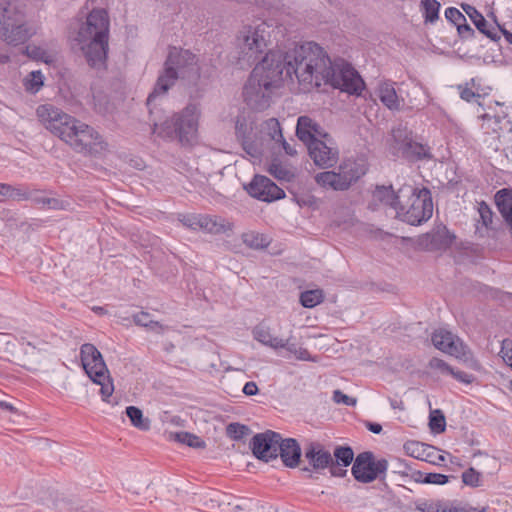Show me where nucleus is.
<instances>
[{
  "mask_svg": "<svg viewBox=\"0 0 512 512\" xmlns=\"http://www.w3.org/2000/svg\"><path fill=\"white\" fill-rule=\"evenodd\" d=\"M278 452L285 466L289 468H295L298 466L301 457V448L295 439L281 438V441H279Z\"/></svg>",
  "mask_w": 512,
  "mask_h": 512,
  "instance_id": "23",
  "label": "nucleus"
},
{
  "mask_svg": "<svg viewBox=\"0 0 512 512\" xmlns=\"http://www.w3.org/2000/svg\"><path fill=\"white\" fill-rule=\"evenodd\" d=\"M420 6L426 23H434L438 20L441 5L437 0H422Z\"/></svg>",
  "mask_w": 512,
  "mask_h": 512,
  "instance_id": "35",
  "label": "nucleus"
},
{
  "mask_svg": "<svg viewBox=\"0 0 512 512\" xmlns=\"http://www.w3.org/2000/svg\"><path fill=\"white\" fill-rule=\"evenodd\" d=\"M429 425L430 428L437 433L443 432L445 430V417L440 410H436L430 414Z\"/></svg>",
  "mask_w": 512,
  "mask_h": 512,
  "instance_id": "49",
  "label": "nucleus"
},
{
  "mask_svg": "<svg viewBox=\"0 0 512 512\" xmlns=\"http://www.w3.org/2000/svg\"><path fill=\"white\" fill-rule=\"evenodd\" d=\"M296 135L306 146L316 139L327 137V134L323 133L321 127L308 116H300L298 118Z\"/></svg>",
  "mask_w": 512,
  "mask_h": 512,
  "instance_id": "21",
  "label": "nucleus"
},
{
  "mask_svg": "<svg viewBox=\"0 0 512 512\" xmlns=\"http://www.w3.org/2000/svg\"><path fill=\"white\" fill-rule=\"evenodd\" d=\"M36 114L48 130L74 150L93 154L105 149L100 134L94 128L76 120L61 109L51 104H43L37 108Z\"/></svg>",
  "mask_w": 512,
  "mask_h": 512,
  "instance_id": "2",
  "label": "nucleus"
},
{
  "mask_svg": "<svg viewBox=\"0 0 512 512\" xmlns=\"http://www.w3.org/2000/svg\"><path fill=\"white\" fill-rule=\"evenodd\" d=\"M483 123H482V129H486L487 131L489 129H496V126L501 131H506V134L503 133V142L504 147L503 151L506 156V158L512 163V121L508 119L507 115H494L490 116L488 114H485L482 116Z\"/></svg>",
  "mask_w": 512,
  "mask_h": 512,
  "instance_id": "18",
  "label": "nucleus"
},
{
  "mask_svg": "<svg viewBox=\"0 0 512 512\" xmlns=\"http://www.w3.org/2000/svg\"><path fill=\"white\" fill-rule=\"evenodd\" d=\"M43 84L44 76L39 70L30 72L23 81L25 90L32 94L37 93L42 88Z\"/></svg>",
  "mask_w": 512,
  "mask_h": 512,
  "instance_id": "39",
  "label": "nucleus"
},
{
  "mask_svg": "<svg viewBox=\"0 0 512 512\" xmlns=\"http://www.w3.org/2000/svg\"><path fill=\"white\" fill-rule=\"evenodd\" d=\"M269 173L280 181L290 182L296 175V169L289 164L274 160L268 169Z\"/></svg>",
  "mask_w": 512,
  "mask_h": 512,
  "instance_id": "31",
  "label": "nucleus"
},
{
  "mask_svg": "<svg viewBox=\"0 0 512 512\" xmlns=\"http://www.w3.org/2000/svg\"><path fill=\"white\" fill-rule=\"evenodd\" d=\"M243 393L247 396H254L258 393V386L255 382H247L243 387Z\"/></svg>",
  "mask_w": 512,
  "mask_h": 512,
  "instance_id": "62",
  "label": "nucleus"
},
{
  "mask_svg": "<svg viewBox=\"0 0 512 512\" xmlns=\"http://www.w3.org/2000/svg\"><path fill=\"white\" fill-rule=\"evenodd\" d=\"M174 439L182 444H186L189 447L193 448H203L205 447V442L201 440L198 436L188 433V432H177L174 434Z\"/></svg>",
  "mask_w": 512,
  "mask_h": 512,
  "instance_id": "42",
  "label": "nucleus"
},
{
  "mask_svg": "<svg viewBox=\"0 0 512 512\" xmlns=\"http://www.w3.org/2000/svg\"><path fill=\"white\" fill-rule=\"evenodd\" d=\"M413 135L412 132L409 134V140L405 141V145L403 148H398V153L395 155L396 157H402L404 158L405 155H408L407 152L411 148V144L413 143Z\"/></svg>",
  "mask_w": 512,
  "mask_h": 512,
  "instance_id": "64",
  "label": "nucleus"
},
{
  "mask_svg": "<svg viewBox=\"0 0 512 512\" xmlns=\"http://www.w3.org/2000/svg\"><path fill=\"white\" fill-rule=\"evenodd\" d=\"M461 7L480 33L484 34L493 41H497L500 38L493 28H489V24L484 16L474 6L463 3Z\"/></svg>",
  "mask_w": 512,
  "mask_h": 512,
  "instance_id": "28",
  "label": "nucleus"
},
{
  "mask_svg": "<svg viewBox=\"0 0 512 512\" xmlns=\"http://www.w3.org/2000/svg\"><path fill=\"white\" fill-rule=\"evenodd\" d=\"M235 130L243 150L255 160L261 159L269 143L273 142L276 145L283 137L280 123L276 118H269L258 127L253 121L238 117Z\"/></svg>",
  "mask_w": 512,
  "mask_h": 512,
  "instance_id": "5",
  "label": "nucleus"
},
{
  "mask_svg": "<svg viewBox=\"0 0 512 512\" xmlns=\"http://www.w3.org/2000/svg\"><path fill=\"white\" fill-rule=\"evenodd\" d=\"M454 239L455 235L446 227H440L433 233L424 235L420 244L428 250H445L453 243Z\"/></svg>",
  "mask_w": 512,
  "mask_h": 512,
  "instance_id": "22",
  "label": "nucleus"
},
{
  "mask_svg": "<svg viewBox=\"0 0 512 512\" xmlns=\"http://www.w3.org/2000/svg\"><path fill=\"white\" fill-rule=\"evenodd\" d=\"M324 299V294L321 289L307 290L300 294V303L305 308H314L320 304Z\"/></svg>",
  "mask_w": 512,
  "mask_h": 512,
  "instance_id": "38",
  "label": "nucleus"
},
{
  "mask_svg": "<svg viewBox=\"0 0 512 512\" xmlns=\"http://www.w3.org/2000/svg\"><path fill=\"white\" fill-rule=\"evenodd\" d=\"M110 21L104 9H93L80 26L75 41L89 67L104 71L107 67Z\"/></svg>",
  "mask_w": 512,
  "mask_h": 512,
  "instance_id": "3",
  "label": "nucleus"
},
{
  "mask_svg": "<svg viewBox=\"0 0 512 512\" xmlns=\"http://www.w3.org/2000/svg\"><path fill=\"white\" fill-rule=\"evenodd\" d=\"M401 203L396 216L414 226L428 221L433 214L431 192L427 188H415L412 185H403L398 190Z\"/></svg>",
  "mask_w": 512,
  "mask_h": 512,
  "instance_id": "6",
  "label": "nucleus"
},
{
  "mask_svg": "<svg viewBox=\"0 0 512 512\" xmlns=\"http://www.w3.org/2000/svg\"><path fill=\"white\" fill-rule=\"evenodd\" d=\"M462 480L466 485L477 487L480 483V474L474 468H469L463 472Z\"/></svg>",
  "mask_w": 512,
  "mask_h": 512,
  "instance_id": "50",
  "label": "nucleus"
},
{
  "mask_svg": "<svg viewBox=\"0 0 512 512\" xmlns=\"http://www.w3.org/2000/svg\"><path fill=\"white\" fill-rule=\"evenodd\" d=\"M26 52L29 56L35 58V59H42L43 55L45 54V51L42 50L39 47L36 46H27Z\"/></svg>",
  "mask_w": 512,
  "mask_h": 512,
  "instance_id": "61",
  "label": "nucleus"
},
{
  "mask_svg": "<svg viewBox=\"0 0 512 512\" xmlns=\"http://www.w3.org/2000/svg\"><path fill=\"white\" fill-rule=\"evenodd\" d=\"M333 400L337 404H344L346 406H355L357 403V400L355 398H352V397L344 394L340 390H335L333 392Z\"/></svg>",
  "mask_w": 512,
  "mask_h": 512,
  "instance_id": "54",
  "label": "nucleus"
},
{
  "mask_svg": "<svg viewBox=\"0 0 512 512\" xmlns=\"http://www.w3.org/2000/svg\"><path fill=\"white\" fill-rule=\"evenodd\" d=\"M478 213L480 218L478 222H481L482 226L486 229L489 228L492 224L493 212L486 202L478 203Z\"/></svg>",
  "mask_w": 512,
  "mask_h": 512,
  "instance_id": "47",
  "label": "nucleus"
},
{
  "mask_svg": "<svg viewBox=\"0 0 512 512\" xmlns=\"http://www.w3.org/2000/svg\"><path fill=\"white\" fill-rule=\"evenodd\" d=\"M344 181L349 182V187L358 181L367 172V165L362 159H345L338 167Z\"/></svg>",
  "mask_w": 512,
  "mask_h": 512,
  "instance_id": "25",
  "label": "nucleus"
},
{
  "mask_svg": "<svg viewBox=\"0 0 512 512\" xmlns=\"http://www.w3.org/2000/svg\"><path fill=\"white\" fill-rule=\"evenodd\" d=\"M126 415L134 427L143 431L150 429V420L143 416V412L138 407L128 406L126 408Z\"/></svg>",
  "mask_w": 512,
  "mask_h": 512,
  "instance_id": "34",
  "label": "nucleus"
},
{
  "mask_svg": "<svg viewBox=\"0 0 512 512\" xmlns=\"http://www.w3.org/2000/svg\"><path fill=\"white\" fill-rule=\"evenodd\" d=\"M456 27H457V32H458L460 38L463 40L471 39L476 35L473 28L469 24H467L466 21L460 23Z\"/></svg>",
  "mask_w": 512,
  "mask_h": 512,
  "instance_id": "56",
  "label": "nucleus"
},
{
  "mask_svg": "<svg viewBox=\"0 0 512 512\" xmlns=\"http://www.w3.org/2000/svg\"><path fill=\"white\" fill-rule=\"evenodd\" d=\"M304 457L308 461L309 467H304L303 472L307 477L313 479V471L320 472L332 464V455L319 442H308L304 447Z\"/></svg>",
  "mask_w": 512,
  "mask_h": 512,
  "instance_id": "16",
  "label": "nucleus"
},
{
  "mask_svg": "<svg viewBox=\"0 0 512 512\" xmlns=\"http://www.w3.org/2000/svg\"><path fill=\"white\" fill-rule=\"evenodd\" d=\"M429 367L434 370H438L441 374L449 375L452 372V367L440 358H432L429 361Z\"/></svg>",
  "mask_w": 512,
  "mask_h": 512,
  "instance_id": "52",
  "label": "nucleus"
},
{
  "mask_svg": "<svg viewBox=\"0 0 512 512\" xmlns=\"http://www.w3.org/2000/svg\"><path fill=\"white\" fill-rule=\"evenodd\" d=\"M315 181L323 188L335 191H344L349 189V182L344 181L340 171H324L316 174Z\"/></svg>",
  "mask_w": 512,
  "mask_h": 512,
  "instance_id": "27",
  "label": "nucleus"
},
{
  "mask_svg": "<svg viewBox=\"0 0 512 512\" xmlns=\"http://www.w3.org/2000/svg\"><path fill=\"white\" fill-rule=\"evenodd\" d=\"M432 343L438 350L454 356L456 358H463L466 356L467 347L450 331L445 329L436 330L432 334Z\"/></svg>",
  "mask_w": 512,
  "mask_h": 512,
  "instance_id": "17",
  "label": "nucleus"
},
{
  "mask_svg": "<svg viewBox=\"0 0 512 512\" xmlns=\"http://www.w3.org/2000/svg\"><path fill=\"white\" fill-rule=\"evenodd\" d=\"M29 186L25 184H10L8 201H27Z\"/></svg>",
  "mask_w": 512,
  "mask_h": 512,
  "instance_id": "45",
  "label": "nucleus"
},
{
  "mask_svg": "<svg viewBox=\"0 0 512 512\" xmlns=\"http://www.w3.org/2000/svg\"><path fill=\"white\" fill-rule=\"evenodd\" d=\"M245 189L250 196L264 202H272L285 197V192L263 175H255Z\"/></svg>",
  "mask_w": 512,
  "mask_h": 512,
  "instance_id": "15",
  "label": "nucleus"
},
{
  "mask_svg": "<svg viewBox=\"0 0 512 512\" xmlns=\"http://www.w3.org/2000/svg\"><path fill=\"white\" fill-rule=\"evenodd\" d=\"M324 75L325 79L322 84H329L349 94L359 95L364 88V81L359 73L344 61L333 63L329 59Z\"/></svg>",
  "mask_w": 512,
  "mask_h": 512,
  "instance_id": "11",
  "label": "nucleus"
},
{
  "mask_svg": "<svg viewBox=\"0 0 512 512\" xmlns=\"http://www.w3.org/2000/svg\"><path fill=\"white\" fill-rule=\"evenodd\" d=\"M412 477L416 482L424 484L444 485L449 481L447 475L440 473H423L421 471H414Z\"/></svg>",
  "mask_w": 512,
  "mask_h": 512,
  "instance_id": "36",
  "label": "nucleus"
},
{
  "mask_svg": "<svg viewBox=\"0 0 512 512\" xmlns=\"http://www.w3.org/2000/svg\"><path fill=\"white\" fill-rule=\"evenodd\" d=\"M407 154L409 155H405L404 158L410 161L430 158L428 148L425 145L416 142L415 140L411 144V148L408 150Z\"/></svg>",
  "mask_w": 512,
  "mask_h": 512,
  "instance_id": "43",
  "label": "nucleus"
},
{
  "mask_svg": "<svg viewBox=\"0 0 512 512\" xmlns=\"http://www.w3.org/2000/svg\"><path fill=\"white\" fill-rule=\"evenodd\" d=\"M496 207L512 236V189L503 188L494 196Z\"/></svg>",
  "mask_w": 512,
  "mask_h": 512,
  "instance_id": "26",
  "label": "nucleus"
},
{
  "mask_svg": "<svg viewBox=\"0 0 512 512\" xmlns=\"http://www.w3.org/2000/svg\"><path fill=\"white\" fill-rule=\"evenodd\" d=\"M458 90L461 99L466 102H472L473 100L480 98V94L475 93L470 87H468V84L458 85Z\"/></svg>",
  "mask_w": 512,
  "mask_h": 512,
  "instance_id": "55",
  "label": "nucleus"
},
{
  "mask_svg": "<svg viewBox=\"0 0 512 512\" xmlns=\"http://www.w3.org/2000/svg\"><path fill=\"white\" fill-rule=\"evenodd\" d=\"M330 474L334 477H344L347 474L346 467L341 466V464H337L334 462L332 458V464L328 466Z\"/></svg>",
  "mask_w": 512,
  "mask_h": 512,
  "instance_id": "58",
  "label": "nucleus"
},
{
  "mask_svg": "<svg viewBox=\"0 0 512 512\" xmlns=\"http://www.w3.org/2000/svg\"><path fill=\"white\" fill-rule=\"evenodd\" d=\"M425 445L417 441H408L404 444L407 455L415 459H424Z\"/></svg>",
  "mask_w": 512,
  "mask_h": 512,
  "instance_id": "46",
  "label": "nucleus"
},
{
  "mask_svg": "<svg viewBox=\"0 0 512 512\" xmlns=\"http://www.w3.org/2000/svg\"><path fill=\"white\" fill-rule=\"evenodd\" d=\"M337 464H341L343 467L349 466L354 459V452L349 446H338L335 448L333 453Z\"/></svg>",
  "mask_w": 512,
  "mask_h": 512,
  "instance_id": "41",
  "label": "nucleus"
},
{
  "mask_svg": "<svg viewBox=\"0 0 512 512\" xmlns=\"http://www.w3.org/2000/svg\"><path fill=\"white\" fill-rule=\"evenodd\" d=\"M417 510L421 512H465L464 509L460 507L440 508V506L429 502H422L418 504Z\"/></svg>",
  "mask_w": 512,
  "mask_h": 512,
  "instance_id": "48",
  "label": "nucleus"
},
{
  "mask_svg": "<svg viewBox=\"0 0 512 512\" xmlns=\"http://www.w3.org/2000/svg\"><path fill=\"white\" fill-rule=\"evenodd\" d=\"M253 336L255 340L274 350H278L279 346H283L281 343V338L272 335L270 329L265 326L260 325L255 327L253 330Z\"/></svg>",
  "mask_w": 512,
  "mask_h": 512,
  "instance_id": "30",
  "label": "nucleus"
},
{
  "mask_svg": "<svg viewBox=\"0 0 512 512\" xmlns=\"http://www.w3.org/2000/svg\"><path fill=\"white\" fill-rule=\"evenodd\" d=\"M400 203L398 191L395 192L392 186H377L372 193L370 208L376 210L380 206H387L397 212Z\"/></svg>",
  "mask_w": 512,
  "mask_h": 512,
  "instance_id": "20",
  "label": "nucleus"
},
{
  "mask_svg": "<svg viewBox=\"0 0 512 512\" xmlns=\"http://www.w3.org/2000/svg\"><path fill=\"white\" fill-rule=\"evenodd\" d=\"M250 433L248 426L234 422L230 423L226 427V434L232 440H241Z\"/></svg>",
  "mask_w": 512,
  "mask_h": 512,
  "instance_id": "44",
  "label": "nucleus"
},
{
  "mask_svg": "<svg viewBox=\"0 0 512 512\" xmlns=\"http://www.w3.org/2000/svg\"><path fill=\"white\" fill-rule=\"evenodd\" d=\"M295 358L302 361H314L307 349L299 347L294 354Z\"/></svg>",
  "mask_w": 512,
  "mask_h": 512,
  "instance_id": "63",
  "label": "nucleus"
},
{
  "mask_svg": "<svg viewBox=\"0 0 512 512\" xmlns=\"http://www.w3.org/2000/svg\"><path fill=\"white\" fill-rule=\"evenodd\" d=\"M80 357L88 377L95 384L101 386L100 393L103 401H108L114 391V386L101 353L93 344L85 343L80 348Z\"/></svg>",
  "mask_w": 512,
  "mask_h": 512,
  "instance_id": "9",
  "label": "nucleus"
},
{
  "mask_svg": "<svg viewBox=\"0 0 512 512\" xmlns=\"http://www.w3.org/2000/svg\"><path fill=\"white\" fill-rule=\"evenodd\" d=\"M199 115L197 105L189 104L171 118L154 121L152 132L165 140L178 139L181 143H190L197 134Z\"/></svg>",
  "mask_w": 512,
  "mask_h": 512,
  "instance_id": "7",
  "label": "nucleus"
},
{
  "mask_svg": "<svg viewBox=\"0 0 512 512\" xmlns=\"http://www.w3.org/2000/svg\"><path fill=\"white\" fill-rule=\"evenodd\" d=\"M377 95L382 104L390 110H400L404 105V100L396 92L394 82L383 81L379 83Z\"/></svg>",
  "mask_w": 512,
  "mask_h": 512,
  "instance_id": "24",
  "label": "nucleus"
},
{
  "mask_svg": "<svg viewBox=\"0 0 512 512\" xmlns=\"http://www.w3.org/2000/svg\"><path fill=\"white\" fill-rule=\"evenodd\" d=\"M307 149L310 157L319 167H332L338 160V150L329 146L326 141L320 138L308 144Z\"/></svg>",
  "mask_w": 512,
  "mask_h": 512,
  "instance_id": "19",
  "label": "nucleus"
},
{
  "mask_svg": "<svg viewBox=\"0 0 512 512\" xmlns=\"http://www.w3.org/2000/svg\"><path fill=\"white\" fill-rule=\"evenodd\" d=\"M496 129L497 130L489 129L488 131L486 129H483L485 134H493L492 136H486L483 139V142L484 144H486L488 149L494 152L499 151L501 148L503 149L505 143L503 142L502 135L503 133L506 134V131H501L497 126Z\"/></svg>",
  "mask_w": 512,
  "mask_h": 512,
  "instance_id": "37",
  "label": "nucleus"
},
{
  "mask_svg": "<svg viewBox=\"0 0 512 512\" xmlns=\"http://www.w3.org/2000/svg\"><path fill=\"white\" fill-rule=\"evenodd\" d=\"M500 354L503 361L512 367V340H503Z\"/></svg>",
  "mask_w": 512,
  "mask_h": 512,
  "instance_id": "53",
  "label": "nucleus"
},
{
  "mask_svg": "<svg viewBox=\"0 0 512 512\" xmlns=\"http://www.w3.org/2000/svg\"><path fill=\"white\" fill-rule=\"evenodd\" d=\"M200 78V67L195 54L189 50L171 47L153 91L147 98V106L153 114L152 106L156 99L166 94L176 80L181 79L189 84H196Z\"/></svg>",
  "mask_w": 512,
  "mask_h": 512,
  "instance_id": "4",
  "label": "nucleus"
},
{
  "mask_svg": "<svg viewBox=\"0 0 512 512\" xmlns=\"http://www.w3.org/2000/svg\"><path fill=\"white\" fill-rule=\"evenodd\" d=\"M292 337H289L287 339L281 338V343L283 346H279V349H285L291 354H295L299 346H297L294 342L291 341Z\"/></svg>",
  "mask_w": 512,
  "mask_h": 512,
  "instance_id": "59",
  "label": "nucleus"
},
{
  "mask_svg": "<svg viewBox=\"0 0 512 512\" xmlns=\"http://www.w3.org/2000/svg\"><path fill=\"white\" fill-rule=\"evenodd\" d=\"M243 242L250 248L262 249L269 245L268 238L263 234L257 232L244 233L242 236Z\"/></svg>",
  "mask_w": 512,
  "mask_h": 512,
  "instance_id": "40",
  "label": "nucleus"
},
{
  "mask_svg": "<svg viewBox=\"0 0 512 512\" xmlns=\"http://www.w3.org/2000/svg\"><path fill=\"white\" fill-rule=\"evenodd\" d=\"M330 57L315 42L295 46L285 53L269 51L252 70L243 90L246 104L254 110H264L271 104L275 91L281 86L283 73L297 79L303 89L320 87Z\"/></svg>",
  "mask_w": 512,
  "mask_h": 512,
  "instance_id": "1",
  "label": "nucleus"
},
{
  "mask_svg": "<svg viewBox=\"0 0 512 512\" xmlns=\"http://www.w3.org/2000/svg\"><path fill=\"white\" fill-rule=\"evenodd\" d=\"M445 18L455 26L465 22V16L455 7H448L445 10Z\"/></svg>",
  "mask_w": 512,
  "mask_h": 512,
  "instance_id": "51",
  "label": "nucleus"
},
{
  "mask_svg": "<svg viewBox=\"0 0 512 512\" xmlns=\"http://www.w3.org/2000/svg\"><path fill=\"white\" fill-rule=\"evenodd\" d=\"M133 321L136 325L148 328L158 334L163 333L164 327L157 321H154L148 312L141 311L133 315Z\"/></svg>",
  "mask_w": 512,
  "mask_h": 512,
  "instance_id": "33",
  "label": "nucleus"
},
{
  "mask_svg": "<svg viewBox=\"0 0 512 512\" xmlns=\"http://www.w3.org/2000/svg\"><path fill=\"white\" fill-rule=\"evenodd\" d=\"M23 20L24 14L17 4H0V38L14 46L25 43L32 32Z\"/></svg>",
  "mask_w": 512,
  "mask_h": 512,
  "instance_id": "10",
  "label": "nucleus"
},
{
  "mask_svg": "<svg viewBox=\"0 0 512 512\" xmlns=\"http://www.w3.org/2000/svg\"><path fill=\"white\" fill-rule=\"evenodd\" d=\"M27 201H31L33 204L40 208H47L53 210H62L65 208L64 201L57 198L46 197L41 191L36 189H28Z\"/></svg>",
  "mask_w": 512,
  "mask_h": 512,
  "instance_id": "29",
  "label": "nucleus"
},
{
  "mask_svg": "<svg viewBox=\"0 0 512 512\" xmlns=\"http://www.w3.org/2000/svg\"><path fill=\"white\" fill-rule=\"evenodd\" d=\"M271 31V26L261 20L243 25L235 40L238 59L246 63H253L258 60L262 54L266 53L270 43Z\"/></svg>",
  "mask_w": 512,
  "mask_h": 512,
  "instance_id": "8",
  "label": "nucleus"
},
{
  "mask_svg": "<svg viewBox=\"0 0 512 512\" xmlns=\"http://www.w3.org/2000/svg\"><path fill=\"white\" fill-rule=\"evenodd\" d=\"M388 469L386 459L375 460L370 451L359 453L352 465L353 477L361 483H370L376 479H384Z\"/></svg>",
  "mask_w": 512,
  "mask_h": 512,
  "instance_id": "12",
  "label": "nucleus"
},
{
  "mask_svg": "<svg viewBox=\"0 0 512 512\" xmlns=\"http://www.w3.org/2000/svg\"><path fill=\"white\" fill-rule=\"evenodd\" d=\"M279 441H281L279 433L267 430L256 434L250 442V447L256 458L268 462L277 458Z\"/></svg>",
  "mask_w": 512,
  "mask_h": 512,
  "instance_id": "14",
  "label": "nucleus"
},
{
  "mask_svg": "<svg viewBox=\"0 0 512 512\" xmlns=\"http://www.w3.org/2000/svg\"><path fill=\"white\" fill-rule=\"evenodd\" d=\"M449 375L464 384H470L473 381V376L471 374L459 370H454L453 368Z\"/></svg>",
  "mask_w": 512,
  "mask_h": 512,
  "instance_id": "57",
  "label": "nucleus"
},
{
  "mask_svg": "<svg viewBox=\"0 0 512 512\" xmlns=\"http://www.w3.org/2000/svg\"><path fill=\"white\" fill-rule=\"evenodd\" d=\"M276 145H279L283 148V150L285 151V153L289 156H294L297 154V150L295 149V147L293 145H291L290 143H288L284 137H282V140H280Z\"/></svg>",
  "mask_w": 512,
  "mask_h": 512,
  "instance_id": "60",
  "label": "nucleus"
},
{
  "mask_svg": "<svg viewBox=\"0 0 512 512\" xmlns=\"http://www.w3.org/2000/svg\"><path fill=\"white\" fill-rule=\"evenodd\" d=\"M410 130L406 127L399 126L392 130L391 140L389 143V150L392 155H396L398 153V148H403L405 145V141L409 140Z\"/></svg>",
  "mask_w": 512,
  "mask_h": 512,
  "instance_id": "32",
  "label": "nucleus"
},
{
  "mask_svg": "<svg viewBox=\"0 0 512 512\" xmlns=\"http://www.w3.org/2000/svg\"><path fill=\"white\" fill-rule=\"evenodd\" d=\"M184 226L193 230H202L211 234H220L230 231L232 225L221 217H212L202 214L183 215L180 220Z\"/></svg>",
  "mask_w": 512,
  "mask_h": 512,
  "instance_id": "13",
  "label": "nucleus"
}]
</instances>
